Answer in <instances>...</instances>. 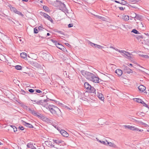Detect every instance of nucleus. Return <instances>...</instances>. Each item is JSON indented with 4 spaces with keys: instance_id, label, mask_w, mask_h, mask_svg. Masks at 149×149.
<instances>
[{
    "instance_id": "f257e3e1",
    "label": "nucleus",
    "mask_w": 149,
    "mask_h": 149,
    "mask_svg": "<svg viewBox=\"0 0 149 149\" xmlns=\"http://www.w3.org/2000/svg\"><path fill=\"white\" fill-rule=\"evenodd\" d=\"M47 109L54 115L59 116L61 115L60 110L57 107L54 105H49Z\"/></svg>"
},
{
    "instance_id": "f03ea898",
    "label": "nucleus",
    "mask_w": 149,
    "mask_h": 149,
    "mask_svg": "<svg viewBox=\"0 0 149 149\" xmlns=\"http://www.w3.org/2000/svg\"><path fill=\"white\" fill-rule=\"evenodd\" d=\"M81 73L82 75L84 76L87 79L90 80L93 77V74L89 72H87L84 70L81 71Z\"/></svg>"
},
{
    "instance_id": "7ed1b4c3",
    "label": "nucleus",
    "mask_w": 149,
    "mask_h": 149,
    "mask_svg": "<svg viewBox=\"0 0 149 149\" xmlns=\"http://www.w3.org/2000/svg\"><path fill=\"white\" fill-rule=\"evenodd\" d=\"M124 127L126 129H128L132 131H135L136 132H142L143 131L142 129H139L138 128L135 127V126L132 125H124Z\"/></svg>"
},
{
    "instance_id": "20e7f679",
    "label": "nucleus",
    "mask_w": 149,
    "mask_h": 149,
    "mask_svg": "<svg viewBox=\"0 0 149 149\" xmlns=\"http://www.w3.org/2000/svg\"><path fill=\"white\" fill-rule=\"evenodd\" d=\"M30 111L33 115L35 116L38 117V118L42 119H44L45 118V117L43 116L41 114L36 113L33 110H30Z\"/></svg>"
},
{
    "instance_id": "39448f33",
    "label": "nucleus",
    "mask_w": 149,
    "mask_h": 149,
    "mask_svg": "<svg viewBox=\"0 0 149 149\" xmlns=\"http://www.w3.org/2000/svg\"><path fill=\"white\" fill-rule=\"evenodd\" d=\"M100 79L98 77L96 76L94 74L90 81H91L95 83H99L100 82Z\"/></svg>"
},
{
    "instance_id": "423d86ee",
    "label": "nucleus",
    "mask_w": 149,
    "mask_h": 149,
    "mask_svg": "<svg viewBox=\"0 0 149 149\" xmlns=\"http://www.w3.org/2000/svg\"><path fill=\"white\" fill-rule=\"evenodd\" d=\"M41 15L42 16H44L45 18L50 21L51 22H52L53 21V20L52 18L47 14L44 13H41Z\"/></svg>"
},
{
    "instance_id": "0eeeda50",
    "label": "nucleus",
    "mask_w": 149,
    "mask_h": 149,
    "mask_svg": "<svg viewBox=\"0 0 149 149\" xmlns=\"http://www.w3.org/2000/svg\"><path fill=\"white\" fill-rule=\"evenodd\" d=\"M61 134L64 137H68L69 136V134L64 130H61L60 131Z\"/></svg>"
},
{
    "instance_id": "6e6552de",
    "label": "nucleus",
    "mask_w": 149,
    "mask_h": 149,
    "mask_svg": "<svg viewBox=\"0 0 149 149\" xmlns=\"http://www.w3.org/2000/svg\"><path fill=\"white\" fill-rule=\"evenodd\" d=\"M84 87L87 89L88 91H90L91 88V86L87 82L85 83L84 84Z\"/></svg>"
},
{
    "instance_id": "1a4fd4ad",
    "label": "nucleus",
    "mask_w": 149,
    "mask_h": 149,
    "mask_svg": "<svg viewBox=\"0 0 149 149\" xmlns=\"http://www.w3.org/2000/svg\"><path fill=\"white\" fill-rule=\"evenodd\" d=\"M55 45H56V47L60 49L62 51L65 50V48L64 46L59 43H58L57 42H55Z\"/></svg>"
},
{
    "instance_id": "9d476101",
    "label": "nucleus",
    "mask_w": 149,
    "mask_h": 149,
    "mask_svg": "<svg viewBox=\"0 0 149 149\" xmlns=\"http://www.w3.org/2000/svg\"><path fill=\"white\" fill-rule=\"evenodd\" d=\"M115 72L118 77L121 76L123 74L122 70L120 69H117Z\"/></svg>"
},
{
    "instance_id": "9b49d317",
    "label": "nucleus",
    "mask_w": 149,
    "mask_h": 149,
    "mask_svg": "<svg viewBox=\"0 0 149 149\" xmlns=\"http://www.w3.org/2000/svg\"><path fill=\"white\" fill-rule=\"evenodd\" d=\"M45 143L46 145L49 147H52L54 146V143H53L52 142H51L49 141H45Z\"/></svg>"
},
{
    "instance_id": "f8f14e48",
    "label": "nucleus",
    "mask_w": 149,
    "mask_h": 149,
    "mask_svg": "<svg viewBox=\"0 0 149 149\" xmlns=\"http://www.w3.org/2000/svg\"><path fill=\"white\" fill-rule=\"evenodd\" d=\"M138 88L140 92H142L145 90L146 88L143 85H140L139 86Z\"/></svg>"
},
{
    "instance_id": "ddd939ff",
    "label": "nucleus",
    "mask_w": 149,
    "mask_h": 149,
    "mask_svg": "<svg viewBox=\"0 0 149 149\" xmlns=\"http://www.w3.org/2000/svg\"><path fill=\"white\" fill-rule=\"evenodd\" d=\"M97 96L100 100L103 101L104 100V97L102 93L98 92Z\"/></svg>"
},
{
    "instance_id": "4468645a",
    "label": "nucleus",
    "mask_w": 149,
    "mask_h": 149,
    "mask_svg": "<svg viewBox=\"0 0 149 149\" xmlns=\"http://www.w3.org/2000/svg\"><path fill=\"white\" fill-rule=\"evenodd\" d=\"M90 45L92 46H93V45H94L95 46V47L97 48L98 49H102V48H104V47L103 46L95 44L91 42H90Z\"/></svg>"
},
{
    "instance_id": "2eb2a0df",
    "label": "nucleus",
    "mask_w": 149,
    "mask_h": 149,
    "mask_svg": "<svg viewBox=\"0 0 149 149\" xmlns=\"http://www.w3.org/2000/svg\"><path fill=\"white\" fill-rule=\"evenodd\" d=\"M23 124L24 125L30 128H33V126L31 124L27 123L25 121L23 122Z\"/></svg>"
},
{
    "instance_id": "dca6fc26",
    "label": "nucleus",
    "mask_w": 149,
    "mask_h": 149,
    "mask_svg": "<svg viewBox=\"0 0 149 149\" xmlns=\"http://www.w3.org/2000/svg\"><path fill=\"white\" fill-rule=\"evenodd\" d=\"M109 145V146L113 148H116L117 147V146L116 144L111 142H107V145Z\"/></svg>"
},
{
    "instance_id": "f3484780",
    "label": "nucleus",
    "mask_w": 149,
    "mask_h": 149,
    "mask_svg": "<svg viewBox=\"0 0 149 149\" xmlns=\"http://www.w3.org/2000/svg\"><path fill=\"white\" fill-rule=\"evenodd\" d=\"M20 56L21 58L25 60L27 59V54L25 52H22L20 54Z\"/></svg>"
},
{
    "instance_id": "a211bd4d",
    "label": "nucleus",
    "mask_w": 149,
    "mask_h": 149,
    "mask_svg": "<svg viewBox=\"0 0 149 149\" xmlns=\"http://www.w3.org/2000/svg\"><path fill=\"white\" fill-rule=\"evenodd\" d=\"M96 139H97V141H98L101 143H102L103 144L106 145H107V142H108V141H107V140H105V141H101L98 139L97 138H96Z\"/></svg>"
},
{
    "instance_id": "6ab92c4d",
    "label": "nucleus",
    "mask_w": 149,
    "mask_h": 149,
    "mask_svg": "<svg viewBox=\"0 0 149 149\" xmlns=\"http://www.w3.org/2000/svg\"><path fill=\"white\" fill-rule=\"evenodd\" d=\"M8 6L10 8L11 11L13 12L14 13L17 9L15 8L12 7L10 4Z\"/></svg>"
},
{
    "instance_id": "aec40b11",
    "label": "nucleus",
    "mask_w": 149,
    "mask_h": 149,
    "mask_svg": "<svg viewBox=\"0 0 149 149\" xmlns=\"http://www.w3.org/2000/svg\"><path fill=\"white\" fill-rule=\"evenodd\" d=\"M31 56V58L35 60H36L38 58L37 55L35 54H32Z\"/></svg>"
},
{
    "instance_id": "412c9836",
    "label": "nucleus",
    "mask_w": 149,
    "mask_h": 149,
    "mask_svg": "<svg viewBox=\"0 0 149 149\" xmlns=\"http://www.w3.org/2000/svg\"><path fill=\"white\" fill-rule=\"evenodd\" d=\"M133 100L135 102L140 103H141L142 101V100L141 99L139 98H134Z\"/></svg>"
},
{
    "instance_id": "4be33fe9",
    "label": "nucleus",
    "mask_w": 149,
    "mask_h": 149,
    "mask_svg": "<svg viewBox=\"0 0 149 149\" xmlns=\"http://www.w3.org/2000/svg\"><path fill=\"white\" fill-rule=\"evenodd\" d=\"M53 142L56 144H59L63 142V141L61 140L54 139L53 140Z\"/></svg>"
},
{
    "instance_id": "5701e85b",
    "label": "nucleus",
    "mask_w": 149,
    "mask_h": 149,
    "mask_svg": "<svg viewBox=\"0 0 149 149\" xmlns=\"http://www.w3.org/2000/svg\"><path fill=\"white\" fill-rule=\"evenodd\" d=\"M126 72L127 74H130L133 72L132 70L128 68H127L126 70Z\"/></svg>"
},
{
    "instance_id": "b1692460",
    "label": "nucleus",
    "mask_w": 149,
    "mask_h": 149,
    "mask_svg": "<svg viewBox=\"0 0 149 149\" xmlns=\"http://www.w3.org/2000/svg\"><path fill=\"white\" fill-rule=\"evenodd\" d=\"M118 2V3H120L124 5H126L127 3V2L126 1L123 0H121L120 1H119Z\"/></svg>"
},
{
    "instance_id": "393cba45",
    "label": "nucleus",
    "mask_w": 149,
    "mask_h": 149,
    "mask_svg": "<svg viewBox=\"0 0 149 149\" xmlns=\"http://www.w3.org/2000/svg\"><path fill=\"white\" fill-rule=\"evenodd\" d=\"M43 8L44 10L47 12L49 13L50 12L49 9L48 7L46 6H44L43 7Z\"/></svg>"
},
{
    "instance_id": "a878e982",
    "label": "nucleus",
    "mask_w": 149,
    "mask_h": 149,
    "mask_svg": "<svg viewBox=\"0 0 149 149\" xmlns=\"http://www.w3.org/2000/svg\"><path fill=\"white\" fill-rule=\"evenodd\" d=\"M27 146L28 148L34 149V146L33 144L31 143H29L27 144Z\"/></svg>"
},
{
    "instance_id": "bb28decb",
    "label": "nucleus",
    "mask_w": 149,
    "mask_h": 149,
    "mask_svg": "<svg viewBox=\"0 0 149 149\" xmlns=\"http://www.w3.org/2000/svg\"><path fill=\"white\" fill-rule=\"evenodd\" d=\"M0 59L2 61H5L6 60V57L4 56L1 55L0 56Z\"/></svg>"
},
{
    "instance_id": "cd10ccee",
    "label": "nucleus",
    "mask_w": 149,
    "mask_h": 149,
    "mask_svg": "<svg viewBox=\"0 0 149 149\" xmlns=\"http://www.w3.org/2000/svg\"><path fill=\"white\" fill-rule=\"evenodd\" d=\"M141 104L143 106L145 107L148 108V109H149V107H148V105L146 103L144 102H143V100L141 102Z\"/></svg>"
},
{
    "instance_id": "c85d7f7f",
    "label": "nucleus",
    "mask_w": 149,
    "mask_h": 149,
    "mask_svg": "<svg viewBox=\"0 0 149 149\" xmlns=\"http://www.w3.org/2000/svg\"><path fill=\"white\" fill-rule=\"evenodd\" d=\"M123 19L125 21H127L129 19V17L128 15H124L123 17Z\"/></svg>"
},
{
    "instance_id": "c756f323",
    "label": "nucleus",
    "mask_w": 149,
    "mask_h": 149,
    "mask_svg": "<svg viewBox=\"0 0 149 149\" xmlns=\"http://www.w3.org/2000/svg\"><path fill=\"white\" fill-rule=\"evenodd\" d=\"M15 13L19 15H21L22 16H23V15L21 13V12L19 11H18L17 9L16 10Z\"/></svg>"
},
{
    "instance_id": "7c9ffc66",
    "label": "nucleus",
    "mask_w": 149,
    "mask_h": 149,
    "mask_svg": "<svg viewBox=\"0 0 149 149\" xmlns=\"http://www.w3.org/2000/svg\"><path fill=\"white\" fill-rule=\"evenodd\" d=\"M42 100H40L39 101H37L35 100L34 101V102H36V103H37V104H41L42 103Z\"/></svg>"
},
{
    "instance_id": "2f4dec72",
    "label": "nucleus",
    "mask_w": 149,
    "mask_h": 149,
    "mask_svg": "<svg viewBox=\"0 0 149 149\" xmlns=\"http://www.w3.org/2000/svg\"><path fill=\"white\" fill-rule=\"evenodd\" d=\"M15 68L17 70H21L22 68V67L20 65H16L15 66Z\"/></svg>"
},
{
    "instance_id": "473e14b6",
    "label": "nucleus",
    "mask_w": 149,
    "mask_h": 149,
    "mask_svg": "<svg viewBox=\"0 0 149 149\" xmlns=\"http://www.w3.org/2000/svg\"><path fill=\"white\" fill-rule=\"evenodd\" d=\"M10 127L13 129L14 132L17 131V128L14 126L11 125Z\"/></svg>"
},
{
    "instance_id": "72a5a7b5",
    "label": "nucleus",
    "mask_w": 149,
    "mask_h": 149,
    "mask_svg": "<svg viewBox=\"0 0 149 149\" xmlns=\"http://www.w3.org/2000/svg\"><path fill=\"white\" fill-rule=\"evenodd\" d=\"M124 54L128 57H130L131 56V54L129 53L126 51L125 52Z\"/></svg>"
},
{
    "instance_id": "f704fd0d",
    "label": "nucleus",
    "mask_w": 149,
    "mask_h": 149,
    "mask_svg": "<svg viewBox=\"0 0 149 149\" xmlns=\"http://www.w3.org/2000/svg\"><path fill=\"white\" fill-rule=\"evenodd\" d=\"M132 32L135 34H138L139 33L138 31L137 30H136L135 29H133L132 31Z\"/></svg>"
},
{
    "instance_id": "c9c22d12",
    "label": "nucleus",
    "mask_w": 149,
    "mask_h": 149,
    "mask_svg": "<svg viewBox=\"0 0 149 149\" xmlns=\"http://www.w3.org/2000/svg\"><path fill=\"white\" fill-rule=\"evenodd\" d=\"M141 56L142 57H143L144 58H149V56L147 55H141Z\"/></svg>"
},
{
    "instance_id": "e433bc0d",
    "label": "nucleus",
    "mask_w": 149,
    "mask_h": 149,
    "mask_svg": "<svg viewBox=\"0 0 149 149\" xmlns=\"http://www.w3.org/2000/svg\"><path fill=\"white\" fill-rule=\"evenodd\" d=\"M34 32L35 33H38V30L36 28H35L34 29Z\"/></svg>"
},
{
    "instance_id": "4c0bfd02",
    "label": "nucleus",
    "mask_w": 149,
    "mask_h": 149,
    "mask_svg": "<svg viewBox=\"0 0 149 149\" xmlns=\"http://www.w3.org/2000/svg\"><path fill=\"white\" fill-rule=\"evenodd\" d=\"M43 28L41 26H39L38 28V29L39 31H42L43 30Z\"/></svg>"
},
{
    "instance_id": "58836bf2",
    "label": "nucleus",
    "mask_w": 149,
    "mask_h": 149,
    "mask_svg": "<svg viewBox=\"0 0 149 149\" xmlns=\"http://www.w3.org/2000/svg\"><path fill=\"white\" fill-rule=\"evenodd\" d=\"M36 92L37 93H42V91H40L39 90H36Z\"/></svg>"
},
{
    "instance_id": "ea45409f",
    "label": "nucleus",
    "mask_w": 149,
    "mask_h": 149,
    "mask_svg": "<svg viewBox=\"0 0 149 149\" xmlns=\"http://www.w3.org/2000/svg\"><path fill=\"white\" fill-rule=\"evenodd\" d=\"M110 48H112L113 49H115L116 50L118 51L120 53H121V51H120L119 50H118V49H115L114 48H113V47H110Z\"/></svg>"
},
{
    "instance_id": "a19ab883",
    "label": "nucleus",
    "mask_w": 149,
    "mask_h": 149,
    "mask_svg": "<svg viewBox=\"0 0 149 149\" xmlns=\"http://www.w3.org/2000/svg\"><path fill=\"white\" fill-rule=\"evenodd\" d=\"M34 90L33 89H30L29 90V91L30 93H33L34 92Z\"/></svg>"
},
{
    "instance_id": "79ce46f5",
    "label": "nucleus",
    "mask_w": 149,
    "mask_h": 149,
    "mask_svg": "<svg viewBox=\"0 0 149 149\" xmlns=\"http://www.w3.org/2000/svg\"><path fill=\"white\" fill-rule=\"evenodd\" d=\"M73 25L72 24H69L68 25V27L69 28L71 27L72 26H73Z\"/></svg>"
},
{
    "instance_id": "37998d69",
    "label": "nucleus",
    "mask_w": 149,
    "mask_h": 149,
    "mask_svg": "<svg viewBox=\"0 0 149 149\" xmlns=\"http://www.w3.org/2000/svg\"><path fill=\"white\" fill-rule=\"evenodd\" d=\"M19 128L20 130H24V128L22 126H20L19 127Z\"/></svg>"
},
{
    "instance_id": "c03bdc74",
    "label": "nucleus",
    "mask_w": 149,
    "mask_h": 149,
    "mask_svg": "<svg viewBox=\"0 0 149 149\" xmlns=\"http://www.w3.org/2000/svg\"><path fill=\"white\" fill-rule=\"evenodd\" d=\"M115 0V1L116 3H118V2L120 1H121V0Z\"/></svg>"
},
{
    "instance_id": "a18cd8bd",
    "label": "nucleus",
    "mask_w": 149,
    "mask_h": 149,
    "mask_svg": "<svg viewBox=\"0 0 149 149\" xmlns=\"http://www.w3.org/2000/svg\"><path fill=\"white\" fill-rule=\"evenodd\" d=\"M119 8L120 10H124V8L123 7H120Z\"/></svg>"
},
{
    "instance_id": "49530a36",
    "label": "nucleus",
    "mask_w": 149,
    "mask_h": 149,
    "mask_svg": "<svg viewBox=\"0 0 149 149\" xmlns=\"http://www.w3.org/2000/svg\"><path fill=\"white\" fill-rule=\"evenodd\" d=\"M139 114L140 115H141L142 116H144L143 114L144 115V113H143L141 112L139 113Z\"/></svg>"
},
{
    "instance_id": "de8ad7c7",
    "label": "nucleus",
    "mask_w": 149,
    "mask_h": 149,
    "mask_svg": "<svg viewBox=\"0 0 149 149\" xmlns=\"http://www.w3.org/2000/svg\"><path fill=\"white\" fill-rule=\"evenodd\" d=\"M129 7H132V8H135V7L133 6H132L131 5H129Z\"/></svg>"
},
{
    "instance_id": "09e8293b",
    "label": "nucleus",
    "mask_w": 149,
    "mask_h": 149,
    "mask_svg": "<svg viewBox=\"0 0 149 149\" xmlns=\"http://www.w3.org/2000/svg\"><path fill=\"white\" fill-rule=\"evenodd\" d=\"M29 1V0H22V1H25V2H27Z\"/></svg>"
},
{
    "instance_id": "8fccbe9b",
    "label": "nucleus",
    "mask_w": 149,
    "mask_h": 149,
    "mask_svg": "<svg viewBox=\"0 0 149 149\" xmlns=\"http://www.w3.org/2000/svg\"><path fill=\"white\" fill-rule=\"evenodd\" d=\"M125 51H124L121 50V53H123L124 54V53H125Z\"/></svg>"
},
{
    "instance_id": "3c124183",
    "label": "nucleus",
    "mask_w": 149,
    "mask_h": 149,
    "mask_svg": "<svg viewBox=\"0 0 149 149\" xmlns=\"http://www.w3.org/2000/svg\"><path fill=\"white\" fill-rule=\"evenodd\" d=\"M65 44L67 46H69L70 45H69V44L68 43H65Z\"/></svg>"
},
{
    "instance_id": "603ef678",
    "label": "nucleus",
    "mask_w": 149,
    "mask_h": 149,
    "mask_svg": "<svg viewBox=\"0 0 149 149\" xmlns=\"http://www.w3.org/2000/svg\"><path fill=\"white\" fill-rule=\"evenodd\" d=\"M59 33H61V34H63L61 31H59L58 32Z\"/></svg>"
},
{
    "instance_id": "864d4df0",
    "label": "nucleus",
    "mask_w": 149,
    "mask_h": 149,
    "mask_svg": "<svg viewBox=\"0 0 149 149\" xmlns=\"http://www.w3.org/2000/svg\"><path fill=\"white\" fill-rule=\"evenodd\" d=\"M3 143H2L0 141V145H3Z\"/></svg>"
},
{
    "instance_id": "5fc2aeb1",
    "label": "nucleus",
    "mask_w": 149,
    "mask_h": 149,
    "mask_svg": "<svg viewBox=\"0 0 149 149\" xmlns=\"http://www.w3.org/2000/svg\"><path fill=\"white\" fill-rule=\"evenodd\" d=\"M47 35L48 36H49L50 35V34L49 33H47Z\"/></svg>"
},
{
    "instance_id": "6e6d98bb",
    "label": "nucleus",
    "mask_w": 149,
    "mask_h": 149,
    "mask_svg": "<svg viewBox=\"0 0 149 149\" xmlns=\"http://www.w3.org/2000/svg\"><path fill=\"white\" fill-rule=\"evenodd\" d=\"M67 108L68 109H69L70 110H71L72 109V108H68V107H67Z\"/></svg>"
},
{
    "instance_id": "4d7b16f0",
    "label": "nucleus",
    "mask_w": 149,
    "mask_h": 149,
    "mask_svg": "<svg viewBox=\"0 0 149 149\" xmlns=\"http://www.w3.org/2000/svg\"><path fill=\"white\" fill-rule=\"evenodd\" d=\"M130 66H132V64H131V63H130Z\"/></svg>"
},
{
    "instance_id": "13d9d810",
    "label": "nucleus",
    "mask_w": 149,
    "mask_h": 149,
    "mask_svg": "<svg viewBox=\"0 0 149 149\" xmlns=\"http://www.w3.org/2000/svg\"><path fill=\"white\" fill-rule=\"evenodd\" d=\"M130 2H133V1H132V0H130Z\"/></svg>"
},
{
    "instance_id": "bf43d9fd",
    "label": "nucleus",
    "mask_w": 149,
    "mask_h": 149,
    "mask_svg": "<svg viewBox=\"0 0 149 149\" xmlns=\"http://www.w3.org/2000/svg\"><path fill=\"white\" fill-rule=\"evenodd\" d=\"M34 149H36V148L34 146Z\"/></svg>"
},
{
    "instance_id": "052dcab7",
    "label": "nucleus",
    "mask_w": 149,
    "mask_h": 149,
    "mask_svg": "<svg viewBox=\"0 0 149 149\" xmlns=\"http://www.w3.org/2000/svg\"><path fill=\"white\" fill-rule=\"evenodd\" d=\"M147 131L149 132V131L148 130H147Z\"/></svg>"
},
{
    "instance_id": "680f3d73",
    "label": "nucleus",
    "mask_w": 149,
    "mask_h": 149,
    "mask_svg": "<svg viewBox=\"0 0 149 149\" xmlns=\"http://www.w3.org/2000/svg\"><path fill=\"white\" fill-rule=\"evenodd\" d=\"M141 24H142V26H143V25L142 24V22H141Z\"/></svg>"
},
{
    "instance_id": "e2e57ef3",
    "label": "nucleus",
    "mask_w": 149,
    "mask_h": 149,
    "mask_svg": "<svg viewBox=\"0 0 149 149\" xmlns=\"http://www.w3.org/2000/svg\"><path fill=\"white\" fill-rule=\"evenodd\" d=\"M28 57H29V56H28Z\"/></svg>"
},
{
    "instance_id": "0e129e2a",
    "label": "nucleus",
    "mask_w": 149,
    "mask_h": 149,
    "mask_svg": "<svg viewBox=\"0 0 149 149\" xmlns=\"http://www.w3.org/2000/svg\"><path fill=\"white\" fill-rule=\"evenodd\" d=\"M7 149V148H5V149Z\"/></svg>"
}]
</instances>
